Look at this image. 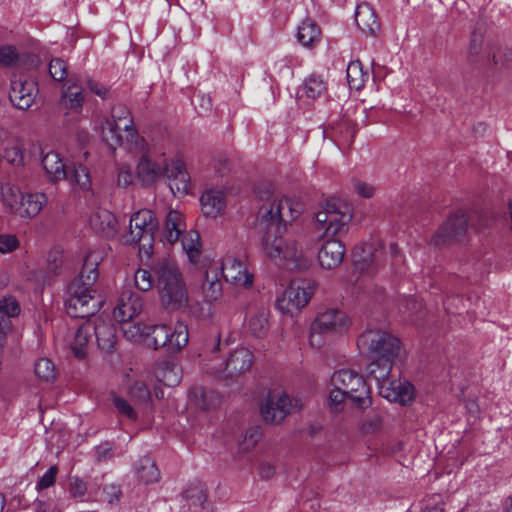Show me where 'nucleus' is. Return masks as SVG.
<instances>
[{
	"label": "nucleus",
	"mask_w": 512,
	"mask_h": 512,
	"mask_svg": "<svg viewBox=\"0 0 512 512\" xmlns=\"http://www.w3.org/2000/svg\"><path fill=\"white\" fill-rule=\"evenodd\" d=\"M254 193L261 202L258 220L265 230L263 248L266 255L286 269L297 271L308 269L311 259L302 246L291 237H282L287 225L300 216L302 205L276 193L271 182L258 183Z\"/></svg>",
	"instance_id": "nucleus-1"
},
{
	"label": "nucleus",
	"mask_w": 512,
	"mask_h": 512,
	"mask_svg": "<svg viewBox=\"0 0 512 512\" xmlns=\"http://www.w3.org/2000/svg\"><path fill=\"white\" fill-rule=\"evenodd\" d=\"M99 256L88 254L82 270L68 287L69 297L65 301L66 312L73 318L93 316L101 307V301L95 297V283L98 279Z\"/></svg>",
	"instance_id": "nucleus-2"
},
{
	"label": "nucleus",
	"mask_w": 512,
	"mask_h": 512,
	"mask_svg": "<svg viewBox=\"0 0 512 512\" xmlns=\"http://www.w3.org/2000/svg\"><path fill=\"white\" fill-rule=\"evenodd\" d=\"M162 306L168 311H180L189 303V294L176 262L169 258L157 260L151 267Z\"/></svg>",
	"instance_id": "nucleus-3"
},
{
	"label": "nucleus",
	"mask_w": 512,
	"mask_h": 512,
	"mask_svg": "<svg viewBox=\"0 0 512 512\" xmlns=\"http://www.w3.org/2000/svg\"><path fill=\"white\" fill-rule=\"evenodd\" d=\"M124 328V335L130 339L146 338L148 345L155 350L160 347L168 351L178 352L185 347L189 340L188 327L182 322H177L171 330L167 325H146L137 323L133 330Z\"/></svg>",
	"instance_id": "nucleus-4"
},
{
	"label": "nucleus",
	"mask_w": 512,
	"mask_h": 512,
	"mask_svg": "<svg viewBox=\"0 0 512 512\" xmlns=\"http://www.w3.org/2000/svg\"><path fill=\"white\" fill-rule=\"evenodd\" d=\"M352 218L353 212L349 204L330 198L320 204L315 214L316 228L324 237L342 235L348 231Z\"/></svg>",
	"instance_id": "nucleus-5"
},
{
	"label": "nucleus",
	"mask_w": 512,
	"mask_h": 512,
	"mask_svg": "<svg viewBox=\"0 0 512 512\" xmlns=\"http://www.w3.org/2000/svg\"><path fill=\"white\" fill-rule=\"evenodd\" d=\"M185 227L182 214L175 210L170 211L166 216L161 241L173 245L180 240L190 262L197 263L202 252L200 235L195 230L185 231Z\"/></svg>",
	"instance_id": "nucleus-6"
},
{
	"label": "nucleus",
	"mask_w": 512,
	"mask_h": 512,
	"mask_svg": "<svg viewBox=\"0 0 512 512\" xmlns=\"http://www.w3.org/2000/svg\"><path fill=\"white\" fill-rule=\"evenodd\" d=\"M1 196L5 207L12 214L25 219L36 217L48 202L45 193H23L11 184H4L1 187Z\"/></svg>",
	"instance_id": "nucleus-7"
},
{
	"label": "nucleus",
	"mask_w": 512,
	"mask_h": 512,
	"mask_svg": "<svg viewBox=\"0 0 512 512\" xmlns=\"http://www.w3.org/2000/svg\"><path fill=\"white\" fill-rule=\"evenodd\" d=\"M359 351L372 359H398L401 342L398 338L381 329H367L357 340Z\"/></svg>",
	"instance_id": "nucleus-8"
},
{
	"label": "nucleus",
	"mask_w": 512,
	"mask_h": 512,
	"mask_svg": "<svg viewBox=\"0 0 512 512\" xmlns=\"http://www.w3.org/2000/svg\"><path fill=\"white\" fill-rule=\"evenodd\" d=\"M157 228L155 214L148 209L140 210L130 218L129 241L139 243L140 251L150 253Z\"/></svg>",
	"instance_id": "nucleus-9"
},
{
	"label": "nucleus",
	"mask_w": 512,
	"mask_h": 512,
	"mask_svg": "<svg viewBox=\"0 0 512 512\" xmlns=\"http://www.w3.org/2000/svg\"><path fill=\"white\" fill-rule=\"evenodd\" d=\"M349 326L347 315L338 309H329L320 313L311 324L310 344L320 348L323 343V335L328 333H342Z\"/></svg>",
	"instance_id": "nucleus-10"
},
{
	"label": "nucleus",
	"mask_w": 512,
	"mask_h": 512,
	"mask_svg": "<svg viewBox=\"0 0 512 512\" xmlns=\"http://www.w3.org/2000/svg\"><path fill=\"white\" fill-rule=\"evenodd\" d=\"M314 283L309 280L293 281L277 299L276 306L291 316L307 305L314 294Z\"/></svg>",
	"instance_id": "nucleus-11"
},
{
	"label": "nucleus",
	"mask_w": 512,
	"mask_h": 512,
	"mask_svg": "<svg viewBox=\"0 0 512 512\" xmlns=\"http://www.w3.org/2000/svg\"><path fill=\"white\" fill-rule=\"evenodd\" d=\"M300 408L298 400H292L285 392L273 391L262 403L261 415L266 423L278 424Z\"/></svg>",
	"instance_id": "nucleus-12"
},
{
	"label": "nucleus",
	"mask_w": 512,
	"mask_h": 512,
	"mask_svg": "<svg viewBox=\"0 0 512 512\" xmlns=\"http://www.w3.org/2000/svg\"><path fill=\"white\" fill-rule=\"evenodd\" d=\"M219 272L226 282L237 287L250 288L253 284V274L245 265L244 254H227L222 260Z\"/></svg>",
	"instance_id": "nucleus-13"
},
{
	"label": "nucleus",
	"mask_w": 512,
	"mask_h": 512,
	"mask_svg": "<svg viewBox=\"0 0 512 512\" xmlns=\"http://www.w3.org/2000/svg\"><path fill=\"white\" fill-rule=\"evenodd\" d=\"M144 305L143 297L132 291L131 289H124L119 297L118 303L113 311V317L120 323H123L124 328L133 330L135 324H131L130 321L138 316Z\"/></svg>",
	"instance_id": "nucleus-14"
},
{
	"label": "nucleus",
	"mask_w": 512,
	"mask_h": 512,
	"mask_svg": "<svg viewBox=\"0 0 512 512\" xmlns=\"http://www.w3.org/2000/svg\"><path fill=\"white\" fill-rule=\"evenodd\" d=\"M468 218L464 210L451 214L432 238L435 246L445 245L463 237L467 231Z\"/></svg>",
	"instance_id": "nucleus-15"
},
{
	"label": "nucleus",
	"mask_w": 512,
	"mask_h": 512,
	"mask_svg": "<svg viewBox=\"0 0 512 512\" xmlns=\"http://www.w3.org/2000/svg\"><path fill=\"white\" fill-rule=\"evenodd\" d=\"M37 93L38 87L35 81L23 77H15L11 80L9 99L16 108L29 109Z\"/></svg>",
	"instance_id": "nucleus-16"
},
{
	"label": "nucleus",
	"mask_w": 512,
	"mask_h": 512,
	"mask_svg": "<svg viewBox=\"0 0 512 512\" xmlns=\"http://www.w3.org/2000/svg\"><path fill=\"white\" fill-rule=\"evenodd\" d=\"M253 354L246 348H237L226 358L223 367L217 368L225 378H233L250 370L253 364Z\"/></svg>",
	"instance_id": "nucleus-17"
},
{
	"label": "nucleus",
	"mask_w": 512,
	"mask_h": 512,
	"mask_svg": "<svg viewBox=\"0 0 512 512\" xmlns=\"http://www.w3.org/2000/svg\"><path fill=\"white\" fill-rule=\"evenodd\" d=\"M379 395L390 402L407 405L413 400L414 387L407 381L391 377L378 386Z\"/></svg>",
	"instance_id": "nucleus-18"
},
{
	"label": "nucleus",
	"mask_w": 512,
	"mask_h": 512,
	"mask_svg": "<svg viewBox=\"0 0 512 512\" xmlns=\"http://www.w3.org/2000/svg\"><path fill=\"white\" fill-rule=\"evenodd\" d=\"M164 177L169 181L171 192L176 196H184L190 190V176L183 161L176 159L168 162L164 170Z\"/></svg>",
	"instance_id": "nucleus-19"
},
{
	"label": "nucleus",
	"mask_w": 512,
	"mask_h": 512,
	"mask_svg": "<svg viewBox=\"0 0 512 512\" xmlns=\"http://www.w3.org/2000/svg\"><path fill=\"white\" fill-rule=\"evenodd\" d=\"M356 134L355 124L347 117L331 122L323 130L324 138L333 140L339 147L350 146Z\"/></svg>",
	"instance_id": "nucleus-20"
},
{
	"label": "nucleus",
	"mask_w": 512,
	"mask_h": 512,
	"mask_svg": "<svg viewBox=\"0 0 512 512\" xmlns=\"http://www.w3.org/2000/svg\"><path fill=\"white\" fill-rule=\"evenodd\" d=\"M344 255V244L338 239H328L321 245L318 261L323 269L332 270L342 263Z\"/></svg>",
	"instance_id": "nucleus-21"
},
{
	"label": "nucleus",
	"mask_w": 512,
	"mask_h": 512,
	"mask_svg": "<svg viewBox=\"0 0 512 512\" xmlns=\"http://www.w3.org/2000/svg\"><path fill=\"white\" fill-rule=\"evenodd\" d=\"M347 398H349L358 408H368L371 403L370 388L363 376L353 371L351 383L345 390Z\"/></svg>",
	"instance_id": "nucleus-22"
},
{
	"label": "nucleus",
	"mask_w": 512,
	"mask_h": 512,
	"mask_svg": "<svg viewBox=\"0 0 512 512\" xmlns=\"http://www.w3.org/2000/svg\"><path fill=\"white\" fill-rule=\"evenodd\" d=\"M93 333L99 349L104 352H112L117 344L115 326L108 321L97 318L93 323Z\"/></svg>",
	"instance_id": "nucleus-23"
},
{
	"label": "nucleus",
	"mask_w": 512,
	"mask_h": 512,
	"mask_svg": "<svg viewBox=\"0 0 512 512\" xmlns=\"http://www.w3.org/2000/svg\"><path fill=\"white\" fill-rule=\"evenodd\" d=\"M168 161L164 158L154 162L147 156H143L137 165V177L144 186H150L160 176H164V170Z\"/></svg>",
	"instance_id": "nucleus-24"
},
{
	"label": "nucleus",
	"mask_w": 512,
	"mask_h": 512,
	"mask_svg": "<svg viewBox=\"0 0 512 512\" xmlns=\"http://www.w3.org/2000/svg\"><path fill=\"white\" fill-rule=\"evenodd\" d=\"M200 204L205 216L216 218L226 206L225 194L220 190L208 189L201 195Z\"/></svg>",
	"instance_id": "nucleus-25"
},
{
	"label": "nucleus",
	"mask_w": 512,
	"mask_h": 512,
	"mask_svg": "<svg viewBox=\"0 0 512 512\" xmlns=\"http://www.w3.org/2000/svg\"><path fill=\"white\" fill-rule=\"evenodd\" d=\"M355 21L358 28L365 34L375 35L380 29L375 10L368 3L358 4L355 11Z\"/></svg>",
	"instance_id": "nucleus-26"
},
{
	"label": "nucleus",
	"mask_w": 512,
	"mask_h": 512,
	"mask_svg": "<svg viewBox=\"0 0 512 512\" xmlns=\"http://www.w3.org/2000/svg\"><path fill=\"white\" fill-rule=\"evenodd\" d=\"M20 307L17 300L11 296L0 300V349L5 343L6 333L10 329V317L17 316Z\"/></svg>",
	"instance_id": "nucleus-27"
},
{
	"label": "nucleus",
	"mask_w": 512,
	"mask_h": 512,
	"mask_svg": "<svg viewBox=\"0 0 512 512\" xmlns=\"http://www.w3.org/2000/svg\"><path fill=\"white\" fill-rule=\"evenodd\" d=\"M91 227L106 237H113L116 234L117 221L115 216L106 209L96 210L90 217Z\"/></svg>",
	"instance_id": "nucleus-28"
},
{
	"label": "nucleus",
	"mask_w": 512,
	"mask_h": 512,
	"mask_svg": "<svg viewBox=\"0 0 512 512\" xmlns=\"http://www.w3.org/2000/svg\"><path fill=\"white\" fill-rule=\"evenodd\" d=\"M93 324L91 321H85L76 331L74 339L71 342V350L75 357L84 359L88 353L89 341L93 333Z\"/></svg>",
	"instance_id": "nucleus-29"
},
{
	"label": "nucleus",
	"mask_w": 512,
	"mask_h": 512,
	"mask_svg": "<svg viewBox=\"0 0 512 512\" xmlns=\"http://www.w3.org/2000/svg\"><path fill=\"white\" fill-rule=\"evenodd\" d=\"M134 470L139 481L146 485L157 483L161 478L156 462L148 455L138 460Z\"/></svg>",
	"instance_id": "nucleus-30"
},
{
	"label": "nucleus",
	"mask_w": 512,
	"mask_h": 512,
	"mask_svg": "<svg viewBox=\"0 0 512 512\" xmlns=\"http://www.w3.org/2000/svg\"><path fill=\"white\" fill-rule=\"evenodd\" d=\"M218 266L209 267L205 273L202 292L207 301L218 300L222 296V283Z\"/></svg>",
	"instance_id": "nucleus-31"
},
{
	"label": "nucleus",
	"mask_w": 512,
	"mask_h": 512,
	"mask_svg": "<svg viewBox=\"0 0 512 512\" xmlns=\"http://www.w3.org/2000/svg\"><path fill=\"white\" fill-rule=\"evenodd\" d=\"M181 499L186 502V505L190 509H205V503L207 501V490L205 485L199 481L191 482L182 492Z\"/></svg>",
	"instance_id": "nucleus-32"
},
{
	"label": "nucleus",
	"mask_w": 512,
	"mask_h": 512,
	"mask_svg": "<svg viewBox=\"0 0 512 512\" xmlns=\"http://www.w3.org/2000/svg\"><path fill=\"white\" fill-rule=\"evenodd\" d=\"M157 379L168 387L177 386L182 378L181 367L170 360L162 361L156 368Z\"/></svg>",
	"instance_id": "nucleus-33"
},
{
	"label": "nucleus",
	"mask_w": 512,
	"mask_h": 512,
	"mask_svg": "<svg viewBox=\"0 0 512 512\" xmlns=\"http://www.w3.org/2000/svg\"><path fill=\"white\" fill-rule=\"evenodd\" d=\"M41 163L52 180L57 181L68 177L66 165L57 152L50 151L44 154Z\"/></svg>",
	"instance_id": "nucleus-34"
},
{
	"label": "nucleus",
	"mask_w": 512,
	"mask_h": 512,
	"mask_svg": "<svg viewBox=\"0 0 512 512\" xmlns=\"http://www.w3.org/2000/svg\"><path fill=\"white\" fill-rule=\"evenodd\" d=\"M84 102L83 88L77 83H72L62 93L60 105L67 110L80 111Z\"/></svg>",
	"instance_id": "nucleus-35"
},
{
	"label": "nucleus",
	"mask_w": 512,
	"mask_h": 512,
	"mask_svg": "<svg viewBox=\"0 0 512 512\" xmlns=\"http://www.w3.org/2000/svg\"><path fill=\"white\" fill-rule=\"evenodd\" d=\"M194 404L204 411L216 409L221 403L220 395L214 390L195 388L192 392Z\"/></svg>",
	"instance_id": "nucleus-36"
},
{
	"label": "nucleus",
	"mask_w": 512,
	"mask_h": 512,
	"mask_svg": "<svg viewBox=\"0 0 512 512\" xmlns=\"http://www.w3.org/2000/svg\"><path fill=\"white\" fill-rule=\"evenodd\" d=\"M248 329L258 338L267 334L269 330V311L266 307H260L251 314L248 319Z\"/></svg>",
	"instance_id": "nucleus-37"
},
{
	"label": "nucleus",
	"mask_w": 512,
	"mask_h": 512,
	"mask_svg": "<svg viewBox=\"0 0 512 512\" xmlns=\"http://www.w3.org/2000/svg\"><path fill=\"white\" fill-rule=\"evenodd\" d=\"M396 359H373L367 367V375L376 381L377 387L388 380L392 366Z\"/></svg>",
	"instance_id": "nucleus-38"
},
{
	"label": "nucleus",
	"mask_w": 512,
	"mask_h": 512,
	"mask_svg": "<svg viewBox=\"0 0 512 512\" xmlns=\"http://www.w3.org/2000/svg\"><path fill=\"white\" fill-rule=\"evenodd\" d=\"M327 90L326 82L319 75L312 74L306 78L299 90L301 97L309 100H315L324 94Z\"/></svg>",
	"instance_id": "nucleus-39"
},
{
	"label": "nucleus",
	"mask_w": 512,
	"mask_h": 512,
	"mask_svg": "<svg viewBox=\"0 0 512 512\" xmlns=\"http://www.w3.org/2000/svg\"><path fill=\"white\" fill-rule=\"evenodd\" d=\"M485 59L491 69L500 68L512 62V46L506 47L502 52L495 47H488Z\"/></svg>",
	"instance_id": "nucleus-40"
},
{
	"label": "nucleus",
	"mask_w": 512,
	"mask_h": 512,
	"mask_svg": "<svg viewBox=\"0 0 512 512\" xmlns=\"http://www.w3.org/2000/svg\"><path fill=\"white\" fill-rule=\"evenodd\" d=\"M320 37V29L311 20L303 21L298 27V41L305 47L312 46Z\"/></svg>",
	"instance_id": "nucleus-41"
},
{
	"label": "nucleus",
	"mask_w": 512,
	"mask_h": 512,
	"mask_svg": "<svg viewBox=\"0 0 512 512\" xmlns=\"http://www.w3.org/2000/svg\"><path fill=\"white\" fill-rule=\"evenodd\" d=\"M124 130L121 123L106 119L102 124V136L105 142L113 149L122 144L121 131Z\"/></svg>",
	"instance_id": "nucleus-42"
},
{
	"label": "nucleus",
	"mask_w": 512,
	"mask_h": 512,
	"mask_svg": "<svg viewBox=\"0 0 512 512\" xmlns=\"http://www.w3.org/2000/svg\"><path fill=\"white\" fill-rule=\"evenodd\" d=\"M346 74L349 87L355 90H360L369 77V75L363 71L360 61L350 62L347 66Z\"/></svg>",
	"instance_id": "nucleus-43"
},
{
	"label": "nucleus",
	"mask_w": 512,
	"mask_h": 512,
	"mask_svg": "<svg viewBox=\"0 0 512 512\" xmlns=\"http://www.w3.org/2000/svg\"><path fill=\"white\" fill-rule=\"evenodd\" d=\"M109 120L121 123L128 135H135V131L132 129L133 119L130 117V111L125 105H115L111 110V119Z\"/></svg>",
	"instance_id": "nucleus-44"
},
{
	"label": "nucleus",
	"mask_w": 512,
	"mask_h": 512,
	"mask_svg": "<svg viewBox=\"0 0 512 512\" xmlns=\"http://www.w3.org/2000/svg\"><path fill=\"white\" fill-rule=\"evenodd\" d=\"M111 400L120 416L130 421H136L138 419L137 406H135V404H130L129 401L115 393L112 394Z\"/></svg>",
	"instance_id": "nucleus-45"
},
{
	"label": "nucleus",
	"mask_w": 512,
	"mask_h": 512,
	"mask_svg": "<svg viewBox=\"0 0 512 512\" xmlns=\"http://www.w3.org/2000/svg\"><path fill=\"white\" fill-rule=\"evenodd\" d=\"M129 397L135 406H139L151 400V392L146 383L136 381L129 389Z\"/></svg>",
	"instance_id": "nucleus-46"
},
{
	"label": "nucleus",
	"mask_w": 512,
	"mask_h": 512,
	"mask_svg": "<svg viewBox=\"0 0 512 512\" xmlns=\"http://www.w3.org/2000/svg\"><path fill=\"white\" fill-rule=\"evenodd\" d=\"M134 285L139 291L147 292L156 286V277H153L151 271L139 268L134 274Z\"/></svg>",
	"instance_id": "nucleus-47"
},
{
	"label": "nucleus",
	"mask_w": 512,
	"mask_h": 512,
	"mask_svg": "<svg viewBox=\"0 0 512 512\" xmlns=\"http://www.w3.org/2000/svg\"><path fill=\"white\" fill-rule=\"evenodd\" d=\"M70 181L76 183L82 190H88L91 187V179L88 169L82 164L74 165L70 172Z\"/></svg>",
	"instance_id": "nucleus-48"
},
{
	"label": "nucleus",
	"mask_w": 512,
	"mask_h": 512,
	"mask_svg": "<svg viewBox=\"0 0 512 512\" xmlns=\"http://www.w3.org/2000/svg\"><path fill=\"white\" fill-rule=\"evenodd\" d=\"M484 33L480 28L474 29L468 45L470 61H476L483 49Z\"/></svg>",
	"instance_id": "nucleus-49"
},
{
	"label": "nucleus",
	"mask_w": 512,
	"mask_h": 512,
	"mask_svg": "<svg viewBox=\"0 0 512 512\" xmlns=\"http://www.w3.org/2000/svg\"><path fill=\"white\" fill-rule=\"evenodd\" d=\"M35 374L40 379L52 381L56 377L55 366L49 359H40L35 364Z\"/></svg>",
	"instance_id": "nucleus-50"
},
{
	"label": "nucleus",
	"mask_w": 512,
	"mask_h": 512,
	"mask_svg": "<svg viewBox=\"0 0 512 512\" xmlns=\"http://www.w3.org/2000/svg\"><path fill=\"white\" fill-rule=\"evenodd\" d=\"M352 375H353V370H348V369L338 370L333 374V376L331 378V383H332L333 387H335L337 389H341L342 391L345 392V390H347V388L349 387V385L351 383Z\"/></svg>",
	"instance_id": "nucleus-51"
},
{
	"label": "nucleus",
	"mask_w": 512,
	"mask_h": 512,
	"mask_svg": "<svg viewBox=\"0 0 512 512\" xmlns=\"http://www.w3.org/2000/svg\"><path fill=\"white\" fill-rule=\"evenodd\" d=\"M49 73L54 80L63 81L67 77V64L62 59H52L49 64Z\"/></svg>",
	"instance_id": "nucleus-52"
},
{
	"label": "nucleus",
	"mask_w": 512,
	"mask_h": 512,
	"mask_svg": "<svg viewBox=\"0 0 512 512\" xmlns=\"http://www.w3.org/2000/svg\"><path fill=\"white\" fill-rule=\"evenodd\" d=\"M18 52L12 45L0 46V67H8L18 60Z\"/></svg>",
	"instance_id": "nucleus-53"
},
{
	"label": "nucleus",
	"mask_w": 512,
	"mask_h": 512,
	"mask_svg": "<svg viewBox=\"0 0 512 512\" xmlns=\"http://www.w3.org/2000/svg\"><path fill=\"white\" fill-rule=\"evenodd\" d=\"M20 246V241L14 234H0V253L8 254L17 250Z\"/></svg>",
	"instance_id": "nucleus-54"
},
{
	"label": "nucleus",
	"mask_w": 512,
	"mask_h": 512,
	"mask_svg": "<svg viewBox=\"0 0 512 512\" xmlns=\"http://www.w3.org/2000/svg\"><path fill=\"white\" fill-rule=\"evenodd\" d=\"M262 436V431L259 426L250 427L247 429L244 435L243 442L241 444L243 450H248L254 447Z\"/></svg>",
	"instance_id": "nucleus-55"
},
{
	"label": "nucleus",
	"mask_w": 512,
	"mask_h": 512,
	"mask_svg": "<svg viewBox=\"0 0 512 512\" xmlns=\"http://www.w3.org/2000/svg\"><path fill=\"white\" fill-rule=\"evenodd\" d=\"M345 398H347V394L344 393V391H342L341 389H337L334 387V389L330 392L328 397V403L330 408L336 412L341 410Z\"/></svg>",
	"instance_id": "nucleus-56"
},
{
	"label": "nucleus",
	"mask_w": 512,
	"mask_h": 512,
	"mask_svg": "<svg viewBox=\"0 0 512 512\" xmlns=\"http://www.w3.org/2000/svg\"><path fill=\"white\" fill-rule=\"evenodd\" d=\"M57 473L58 468L51 466L38 481L36 489L43 490L52 486L55 483Z\"/></svg>",
	"instance_id": "nucleus-57"
},
{
	"label": "nucleus",
	"mask_w": 512,
	"mask_h": 512,
	"mask_svg": "<svg viewBox=\"0 0 512 512\" xmlns=\"http://www.w3.org/2000/svg\"><path fill=\"white\" fill-rule=\"evenodd\" d=\"M353 187L356 193L363 198H371L375 194L374 186L364 181L353 180Z\"/></svg>",
	"instance_id": "nucleus-58"
},
{
	"label": "nucleus",
	"mask_w": 512,
	"mask_h": 512,
	"mask_svg": "<svg viewBox=\"0 0 512 512\" xmlns=\"http://www.w3.org/2000/svg\"><path fill=\"white\" fill-rule=\"evenodd\" d=\"M4 157L9 163L16 166L21 165L23 162V153L17 146L6 149Z\"/></svg>",
	"instance_id": "nucleus-59"
},
{
	"label": "nucleus",
	"mask_w": 512,
	"mask_h": 512,
	"mask_svg": "<svg viewBox=\"0 0 512 512\" xmlns=\"http://www.w3.org/2000/svg\"><path fill=\"white\" fill-rule=\"evenodd\" d=\"M87 491L86 483L78 478L70 479V492L74 497H83Z\"/></svg>",
	"instance_id": "nucleus-60"
},
{
	"label": "nucleus",
	"mask_w": 512,
	"mask_h": 512,
	"mask_svg": "<svg viewBox=\"0 0 512 512\" xmlns=\"http://www.w3.org/2000/svg\"><path fill=\"white\" fill-rule=\"evenodd\" d=\"M404 308L406 312L410 313V315L418 316L422 312L423 304L416 297L410 296L407 299H405Z\"/></svg>",
	"instance_id": "nucleus-61"
},
{
	"label": "nucleus",
	"mask_w": 512,
	"mask_h": 512,
	"mask_svg": "<svg viewBox=\"0 0 512 512\" xmlns=\"http://www.w3.org/2000/svg\"><path fill=\"white\" fill-rule=\"evenodd\" d=\"M104 494L106 497V500L113 504L115 502H118L121 496V489L118 485L115 484H109L104 487Z\"/></svg>",
	"instance_id": "nucleus-62"
},
{
	"label": "nucleus",
	"mask_w": 512,
	"mask_h": 512,
	"mask_svg": "<svg viewBox=\"0 0 512 512\" xmlns=\"http://www.w3.org/2000/svg\"><path fill=\"white\" fill-rule=\"evenodd\" d=\"M133 182V175L131 170L126 167L122 166L119 168L118 171V185L121 187H127Z\"/></svg>",
	"instance_id": "nucleus-63"
},
{
	"label": "nucleus",
	"mask_w": 512,
	"mask_h": 512,
	"mask_svg": "<svg viewBox=\"0 0 512 512\" xmlns=\"http://www.w3.org/2000/svg\"><path fill=\"white\" fill-rule=\"evenodd\" d=\"M272 70L279 76H287L291 74L290 65L286 58H282L274 62Z\"/></svg>",
	"instance_id": "nucleus-64"
}]
</instances>
